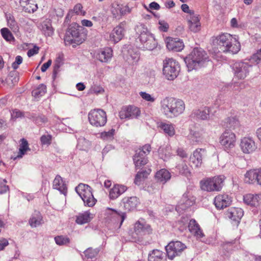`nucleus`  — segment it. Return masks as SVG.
Here are the masks:
<instances>
[{
  "label": "nucleus",
  "mask_w": 261,
  "mask_h": 261,
  "mask_svg": "<svg viewBox=\"0 0 261 261\" xmlns=\"http://www.w3.org/2000/svg\"><path fill=\"white\" fill-rule=\"evenodd\" d=\"M212 42L219 51L237 54L240 49V44L236 38L228 33H222L212 38Z\"/></svg>",
  "instance_id": "1"
},
{
  "label": "nucleus",
  "mask_w": 261,
  "mask_h": 261,
  "mask_svg": "<svg viewBox=\"0 0 261 261\" xmlns=\"http://www.w3.org/2000/svg\"><path fill=\"white\" fill-rule=\"evenodd\" d=\"M161 111L168 118L177 117L185 110L183 100L173 97H165L161 102Z\"/></svg>",
  "instance_id": "2"
},
{
  "label": "nucleus",
  "mask_w": 261,
  "mask_h": 261,
  "mask_svg": "<svg viewBox=\"0 0 261 261\" xmlns=\"http://www.w3.org/2000/svg\"><path fill=\"white\" fill-rule=\"evenodd\" d=\"M83 30V27L76 23H71L67 29L64 37L65 45H72L73 47H75L82 44L86 38V34Z\"/></svg>",
  "instance_id": "3"
},
{
  "label": "nucleus",
  "mask_w": 261,
  "mask_h": 261,
  "mask_svg": "<svg viewBox=\"0 0 261 261\" xmlns=\"http://www.w3.org/2000/svg\"><path fill=\"white\" fill-rule=\"evenodd\" d=\"M207 54L201 48H194L192 52L185 59L189 71L197 69L203 66L207 60Z\"/></svg>",
  "instance_id": "4"
},
{
  "label": "nucleus",
  "mask_w": 261,
  "mask_h": 261,
  "mask_svg": "<svg viewBox=\"0 0 261 261\" xmlns=\"http://www.w3.org/2000/svg\"><path fill=\"white\" fill-rule=\"evenodd\" d=\"M224 180L223 175L203 179L200 181L201 188L207 192L220 191L223 186Z\"/></svg>",
  "instance_id": "5"
},
{
  "label": "nucleus",
  "mask_w": 261,
  "mask_h": 261,
  "mask_svg": "<svg viewBox=\"0 0 261 261\" xmlns=\"http://www.w3.org/2000/svg\"><path fill=\"white\" fill-rule=\"evenodd\" d=\"M180 66L173 58H166L163 61V73L168 80H173L178 75Z\"/></svg>",
  "instance_id": "6"
},
{
  "label": "nucleus",
  "mask_w": 261,
  "mask_h": 261,
  "mask_svg": "<svg viewBox=\"0 0 261 261\" xmlns=\"http://www.w3.org/2000/svg\"><path fill=\"white\" fill-rule=\"evenodd\" d=\"M75 191L83 200L85 205L93 206L96 203L92 192V188L88 185L80 184L76 188Z\"/></svg>",
  "instance_id": "7"
},
{
  "label": "nucleus",
  "mask_w": 261,
  "mask_h": 261,
  "mask_svg": "<svg viewBox=\"0 0 261 261\" xmlns=\"http://www.w3.org/2000/svg\"><path fill=\"white\" fill-rule=\"evenodd\" d=\"M90 123L95 127L104 126L107 121L106 113L101 109L91 110L88 114Z\"/></svg>",
  "instance_id": "8"
},
{
  "label": "nucleus",
  "mask_w": 261,
  "mask_h": 261,
  "mask_svg": "<svg viewBox=\"0 0 261 261\" xmlns=\"http://www.w3.org/2000/svg\"><path fill=\"white\" fill-rule=\"evenodd\" d=\"M151 146L149 144L144 145L142 148L138 149L136 151L133 160L136 169L140 168L142 166L147 163L146 156L151 151Z\"/></svg>",
  "instance_id": "9"
},
{
  "label": "nucleus",
  "mask_w": 261,
  "mask_h": 261,
  "mask_svg": "<svg viewBox=\"0 0 261 261\" xmlns=\"http://www.w3.org/2000/svg\"><path fill=\"white\" fill-rule=\"evenodd\" d=\"M186 248V246L180 241L171 242L165 247L168 257L170 259L180 255Z\"/></svg>",
  "instance_id": "10"
},
{
  "label": "nucleus",
  "mask_w": 261,
  "mask_h": 261,
  "mask_svg": "<svg viewBox=\"0 0 261 261\" xmlns=\"http://www.w3.org/2000/svg\"><path fill=\"white\" fill-rule=\"evenodd\" d=\"M236 137L232 132L226 130L219 138V142L226 150H230L235 146Z\"/></svg>",
  "instance_id": "11"
},
{
  "label": "nucleus",
  "mask_w": 261,
  "mask_h": 261,
  "mask_svg": "<svg viewBox=\"0 0 261 261\" xmlns=\"http://www.w3.org/2000/svg\"><path fill=\"white\" fill-rule=\"evenodd\" d=\"M140 109L133 106L124 107L119 113V116L121 119H132L138 118L140 115Z\"/></svg>",
  "instance_id": "12"
},
{
  "label": "nucleus",
  "mask_w": 261,
  "mask_h": 261,
  "mask_svg": "<svg viewBox=\"0 0 261 261\" xmlns=\"http://www.w3.org/2000/svg\"><path fill=\"white\" fill-rule=\"evenodd\" d=\"M246 183L261 186V168L253 169L246 172Z\"/></svg>",
  "instance_id": "13"
},
{
  "label": "nucleus",
  "mask_w": 261,
  "mask_h": 261,
  "mask_svg": "<svg viewBox=\"0 0 261 261\" xmlns=\"http://www.w3.org/2000/svg\"><path fill=\"white\" fill-rule=\"evenodd\" d=\"M124 23L121 22L115 27L110 34V40L114 43L120 41L124 36Z\"/></svg>",
  "instance_id": "14"
},
{
  "label": "nucleus",
  "mask_w": 261,
  "mask_h": 261,
  "mask_svg": "<svg viewBox=\"0 0 261 261\" xmlns=\"http://www.w3.org/2000/svg\"><path fill=\"white\" fill-rule=\"evenodd\" d=\"M231 202V197L225 194L219 195L214 199V204L216 207L220 210L229 206Z\"/></svg>",
  "instance_id": "15"
},
{
  "label": "nucleus",
  "mask_w": 261,
  "mask_h": 261,
  "mask_svg": "<svg viewBox=\"0 0 261 261\" xmlns=\"http://www.w3.org/2000/svg\"><path fill=\"white\" fill-rule=\"evenodd\" d=\"M195 202V198L194 197L189 196L187 194H184L180 201L176 207V210L177 212L185 210L192 206Z\"/></svg>",
  "instance_id": "16"
},
{
  "label": "nucleus",
  "mask_w": 261,
  "mask_h": 261,
  "mask_svg": "<svg viewBox=\"0 0 261 261\" xmlns=\"http://www.w3.org/2000/svg\"><path fill=\"white\" fill-rule=\"evenodd\" d=\"M188 28L191 31L196 33L201 29V23L200 22V17L198 15L195 14L192 15L187 16Z\"/></svg>",
  "instance_id": "17"
},
{
  "label": "nucleus",
  "mask_w": 261,
  "mask_h": 261,
  "mask_svg": "<svg viewBox=\"0 0 261 261\" xmlns=\"http://www.w3.org/2000/svg\"><path fill=\"white\" fill-rule=\"evenodd\" d=\"M135 31L139 35V39L142 44L146 42L149 39V36L153 35L149 32L145 25L142 23L137 25L135 28Z\"/></svg>",
  "instance_id": "18"
},
{
  "label": "nucleus",
  "mask_w": 261,
  "mask_h": 261,
  "mask_svg": "<svg viewBox=\"0 0 261 261\" xmlns=\"http://www.w3.org/2000/svg\"><path fill=\"white\" fill-rule=\"evenodd\" d=\"M134 230L135 232L139 236L149 233L151 231L150 225L146 224L143 219L138 220L135 223Z\"/></svg>",
  "instance_id": "19"
},
{
  "label": "nucleus",
  "mask_w": 261,
  "mask_h": 261,
  "mask_svg": "<svg viewBox=\"0 0 261 261\" xmlns=\"http://www.w3.org/2000/svg\"><path fill=\"white\" fill-rule=\"evenodd\" d=\"M206 151L204 149H196L190 156V160L196 168L200 167L202 163V158Z\"/></svg>",
  "instance_id": "20"
},
{
  "label": "nucleus",
  "mask_w": 261,
  "mask_h": 261,
  "mask_svg": "<svg viewBox=\"0 0 261 261\" xmlns=\"http://www.w3.org/2000/svg\"><path fill=\"white\" fill-rule=\"evenodd\" d=\"M244 215V211L242 208L231 207L225 213V217L233 221L239 222Z\"/></svg>",
  "instance_id": "21"
},
{
  "label": "nucleus",
  "mask_w": 261,
  "mask_h": 261,
  "mask_svg": "<svg viewBox=\"0 0 261 261\" xmlns=\"http://www.w3.org/2000/svg\"><path fill=\"white\" fill-rule=\"evenodd\" d=\"M261 202V195L248 194L246 195V204L255 207L252 210L254 213L257 212L256 207Z\"/></svg>",
  "instance_id": "22"
},
{
  "label": "nucleus",
  "mask_w": 261,
  "mask_h": 261,
  "mask_svg": "<svg viewBox=\"0 0 261 261\" xmlns=\"http://www.w3.org/2000/svg\"><path fill=\"white\" fill-rule=\"evenodd\" d=\"M167 48L173 51H180L184 47L182 41L178 38H170L167 42Z\"/></svg>",
  "instance_id": "23"
},
{
  "label": "nucleus",
  "mask_w": 261,
  "mask_h": 261,
  "mask_svg": "<svg viewBox=\"0 0 261 261\" xmlns=\"http://www.w3.org/2000/svg\"><path fill=\"white\" fill-rule=\"evenodd\" d=\"M38 28L46 37L51 36L54 32L51 21L48 19H46L41 22L38 25Z\"/></svg>",
  "instance_id": "24"
},
{
  "label": "nucleus",
  "mask_w": 261,
  "mask_h": 261,
  "mask_svg": "<svg viewBox=\"0 0 261 261\" xmlns=\"http://www.w3.org/2000/svg\"><path fill=\"white\" fill-rule=\"evenodd\" d=\"M126 190L127 187L124 185H115L110 191L109 197L112 200H115L124 193Z\"/></svg>",
  "instance_id": "25"
},
{
  "label": "nucleus",
  "mask_w": 261,
  "mask_h": 261,
  "mask_svg": "<svg viewBox=\"0 0 261 261\" xmlns=\"http://www.w3.org/2000/svg\"><path fill=\"white\" fill-rule=\"evenodd\" d=\"M53 186L54 189L58 190L61 193L66 195L67 191V186L60 176H56L53 181Z\"/></svg>",
  "instance_id": "26"
},
{
  "label": "nucleus",
  "mask_w": 261,
  "mask_h": 261,
  "mask_svg": "<svg viewBox=\"0 0 261 261\" xmlns=\"http://www.w3.org/2000/svg\"><path fill=\"white\" fill-rule=\"evenodd\" d=\"M113 50L110 47L105 48L99 51L97 58L101 62L107 63L112 58Z\"/></svg>",
  "instance_id": "27"
},
{
  "label": "nucleus",
  "mask_w": 261,
  "mask_h": 261,
  "mask_svg": "<svg viewBox=\"0 0 261 261\" xmlns=\"http://www.w3.org/2000/svg\"><path fill=\"white\" fill-rule=\"evenodd\" d=\"M188 228L189 231L197 238H201L203 236L202 230L195 220H190Z\"/></svg>",
  "instance_id": "28"
},
{
  "label": "nucleus",
  "mask_w": 261,
  "mask_h": 261,
  "mask_svg": "<svg viewBox=\"0 0 261 261\" xmlns=\"http://www.w3.org/2000/svg\"><path fill=\"white\" fill-rule=\"evenodd\" d=\"M175 170L180 174L186 177L191 176V172L185 161H181L175 166Z\"/></svg>",
  "instance_id": "29"
},
{
  "label": "nucleus",
  "mask_w": 261,
  "mask_h": 261,
  "mask_svg": "<svg viewBox=\"0 0 261 261\" xmlns=\"http://www.w3.org/2000/svg\"><path fill=\"white\" fill-rule=\"evenodd\" d=\"M124 208L128 211L135 209L139 203L138 199L133 196L129 198H125L123 199Z\"/></svg>",
  "instance_id": "30"
},
{
  "label": "nucleus",
  "mask_w": 261,
  "mask_h": 261,
  "mask_svg": "<svg viewBox=\"0 0 261 261\" xmlns=\"http://www.w3.org/2000/svg\"><path fill=\"white\" fill-rule=\"evenodd\" d=\"M155 177L158 182L164 184L171 178V174L167 170L162 169L156 173Z\"/></svg>",
  "instance_id": "31"
},
{
  "label": "nucleus",
  "mask_w": 261,
  "mask_h": 261,
  "mask_svg": "<svg viewBox=\"0 0 261 261\" xmlns=\"http://www.w3.org/2000/svg\"><path fill=\"white\" fill-rule=\"evenodd\" d=\"M92 219V214L89 211H86L76 216L75 222L78 224L82 225L89 223Z\"/></svg>",
  "instance_id": "32"
},
{
  "label": "nucleus",
  "mask_w": 261,
  "mask_h": 261,
  "mask_svg": "<svg viewBox=\"0 0 261 261\" xmlns=\"http://www.w3.org/2000/svg\"><path fill=\"white\" fill-rule=\"evenodd\" d=\"M164 253L158 249H154L148 254V261H165Z\"/></svg>",
  "instance_id": "33"
},
{
  "label": "nucleus",
  "mask_w": 261,
  "mask_h": 261,
  "mask_svg": "<svg viewBox=\"0 0 261 261\" xmlns=\"http://www.w3.org/2000/svg\"><path fill=\"white\" fill-rule=\"evenodd\" d=\"M150 172V169H141V171H138L136 175L134 183L137 185H140L141 182L146 178Z\"/></svg>",
  "instance_id": "34"
},
{
  "label": "nucleus",
  "mask_w": 261,
  "mask_h": 261,
  "mask_svg": "<svg viewBox=\"0 0 261 261\" xmlns=\"http://www.w3.org/2000/svg\"><path fill=\"white\" fill-rule=\"evenodd\" d=\"M210 114V108L208 107H205L202 110H195L192 114L193 117H196L197 118L201 120H206L209 118Z\"/></svg>",
  "instance_id": "35"
},
{
  "label": "nucleus",
  "mask_w": 261,
  "mask_h": 261,
  "mask_svg": "<svg viewBox=\"0 0 261 261\" xmlns=\"http://www.w3.org/2000/svg\"><path fill=\"white\" fill-rule=\"evenodd\" d=\"M159 127L164 131V133L169 137H172L175 134L174 125L171 123L161 122Z\"/></svg>",
  "instance_id": "36"
},
{
  "label": "nucleus",
  "mask_w": 261,
  "mask_h": 261,
  "mask_svg": "<svg viewBox=\"0 0 261 261\" xmlns=\"http://www.w3.org/2000/svg\"><path fill=\"white\" fill-rule=\"evenodd\" d=\"M8 26L14 33H17L19 32V27L14 17L10 13L6 15Z\"/></svg>",
  "instance_id": "37"
},
{
  "label": "nucleus",
  "mask_w": 261,
  "mask_h": 261,
  "mask_svg": "<svg viewBox=\"0 0 261 261\" xmlns=\"http://www.w3.org/2000/svg\"><path fill=\"white\" fill-rule=\"evenodd\" d=\"M232 68L234 70L235 76L238 79H241L244 75V63L243 62H236L233 65Z\"/></svg>",
  "instance_id": "38"
},
{
  "label": "nucleus",
  "mask_w": 261,
  "mask_h": 261,
  "mask_svg": "<svg viewBox=\"0 0 261 261\" xmlns=\"http://www.w3.org/2000/svg\"><path fill=\"white\" fill-rule=\"evenodd\" d=\"M21 143L19 146V152L17 155L14 158V160L16 159H20L24 155L27 151L30 150V148L29 147L28 141L24 138L20 140Z\"/></svg>",
  "instance_id": "39"
},
{
  "label": "nucleus",
  "mask_w": 261,
  "mask_h": 261,
  "mask_svg": "<svg viewBox=\"0 0 261 261\" xmlns=\"http://www.w3.org/2000/svg\"><path fill=\"white\" fill-rule=\"evenodd\" d=\"M42 217L39 212L33 214L29 220V224L32 227H36L43 223Z\"/></svg>",
  "instance_id": "40"
},
{
  "label": "nucleus",
  "mask_w": 261,
  "mask_h": 261,
  "mask_svg": "<svg viewBox=\"0 0 261 261\" xmlns=\"http://www.w3.org/2000/svg\"><path fill=\"white\" fill-rule=\"evenodd\" d=\"M112 211V217L115 223H119L120 226L124 219L126 218V214L123 212H118L114 209H111Z\"/></svg>",
  "instance_id": "41"
},
{
  "label": "nucleus",
  "mask_w": 261,
  "mask_h": 261,
  "mask_svg": "<svg viewBox=\"0 0 261 261\" xmlns=\"http://www.w3.org/2000/svg\"><path fill=\"white\" fill-rule=\"evenodd\" d=\"M140 58V54L136 48H129L127 50V60L131 63L137 62Z\"/></svg>",
  "instance_id": "42"
},
{
  "label": "nucleus",
  "mask_w": 261,
  "mask_h": 261,
  "mask_svg": "<svg viewBox=\"0 0 261 261\" xmlns=\"http://www.w3.org/2000/svg\"><path fill=\"white\" fill-rule=\"evenodd\" d=\"M257 147L252 138L246 137V153H250L255 150Z\"/></svg>",
  "instance_id": "43"
},
{
  "label": "nucleus",
  "mask_w": 261,
  "mask_h": 261,
  "mask_svg": "<svg viewBox=\"0 0 261 261\" xmlns=\"http://www.w3.org/2000/svg\"><path fill=\"white\" fill-rule=\"evenodd\" d=\"M142 44L143 45L144 48L147 50H153L156 47L157 42L155 40L153 35H152V36H149L147 41H146V42H144Z\"/></svg>",
  "instance_id": "44"
},
{
  "label": "nucleus",
  "mask_w": 261,
  "mask_h": 261,
  "mask_svg": "<svg viewBox=\"0 0 261 261\" xmlns=\"http://www.w3.org/2000/svg\"><path fill=\"white\" fill-rule=\"evenodd\" d=\"M236 242V241L226 242L222 245V249L224 255H227V254H229L232 250H233V248H234L233 244H235Z\"/></svg>",
  "instance_id": "45"
},
{
  "label": "nucleus",
  "mask_w": 261,
  "mask_h": 261,
  "mask_svg": "<svg viewBox=\"0 0 261 261\" xmlns=\"http://www.w3.org/2000/svg\"><path fill=\"white\" fill-rule=\"evenodd\" d=\"M248 60L251 64L246 63V65L248 64L249 66H252L253 64L256 65L260 63L261 62V48L256 54H253Z\"/></svg>",
  "instance_id": "46"
},
{
  "label": "nucleus",
  "mask_w": 261,
  "mask_h": 261,
  "mask_svg": "<svg viewBox=\"0 0 261 261\" xmlns=\"http://www.w3.org/2000/svg\"><path fill=\"white\" fill-rule=\"evenodd\" d=\"M226 127L230 129L237 128L240 124L239 121L234 117H228L226 120Z\"/></svg>",
  "instance_id": "47"
},
{
  "label": "nucleus",
  "mask_w": 261,
  "mask_h": 261,
  "mask_svg": "<svg viewBox=\"0 0 261 261\" xmlns=\"http://www.w3.org/2000/svg\"><path fill=\"white\" fill-rule=\"evenodd\" d=\"M46 92V86L42 84L39 85L36 89L32 91V95L35 97H39L43 96Z\"/></svg>",
  "instance_id": "48"
},
{
  "label": "nucleus",
  "mask_w": 261,
  "mask_h": 261,
  "mask_svg": "<svg viewBox=\"0 0 261 261\" xmlns=\"http://www.w3.org/2000/svg\"><path fill=\"white\" fill-rule=\"evenodd\" d=\"M115 133V129L112 128L108 132H103L100 134L101 138L106 141L112 140L114 138V136Z\"/></svg>",
  "instance_id": "49"
},
{
  "label": "nucleus",
  "mask_w": 261,
  "mask_h": 261,
  "mask_svg": "<svg viewBox=\"0 0 261 261\" xmlns=\"http://www.w3.org/2000/svg\"><path fill=\"white\" fill-rule=\"evenodd\" d=\"M1 32L3 37L8 41H10L14 39L12 33L7 28H3L1 30Z\"/></svg>",
  "instance_id": "50"
},
{
  "label": "nucleus",
  "mask_w": 261,
  "mask_h": 261,
  "mask_svg": "<svg viewBox=\"0 0 261 261\" xmlns=\"http://www.w3.org/2000/svg\"><path fill=\"white\" fill-rule=\"evenodd\" d=\"M55 241L59 245H67L70 242V239L67 237L63 236H57L55 238Z\"/></svg>",
  "instance_id": "51"
},
{
  "label": "nucleus",
  "mask_w": 261,
  "mask_h": 261,
  "mask_svg": "<svg viewBox=\"0 0 261 261\" xmlns=\"http://www.w3.org/2000/svg\"><path fill=\"white\" fill-rule=\"evenodd\" d=\"M98 252L99 251L97 249H93L91 248H89L84 253L88 258H93L98 254Z\"/></svg>",
  "instance_id": "52"
},
{
  "label": "nucleus",
  "mask_w": 261,
  "mask_h": 261,
  "mask_svg": "<svg viewBox=\"0 0 261 261\" xmlns=\"http://www.w3.org/2000/svg\"><path fill=\"white\" fill-rule=\"evenodd\" d=\"M139 95L142 99L150 102H154L156 99L155 97L146 92L141 91L139 93Z\"/></svg>",
  "instance_id": "53"
},
{
  "label": "nucleus",
  "mask_w": 261,
  "mask_h": 261,
  "mask_svg": "<svg viewBox=\"0 0 261 261\" xmlns=\"http://www.w3.org/2000/svg\"><path fill=\"white\" fill-rule=\"evenodd\" d=\"M52 136L50 134L44 135L40 137V141L42 145H49L51 143Z\"/></svg>",
  "instance_id": "54"
},
{
  "label": "nucleus",
  "mask_w": 261,
  "mask_h": 261,
  "mask_svg": "<svg viewBox=\"0 0 261 261\" xmlns=\"http://www.w3.org/2000/svg\"><path fill=\"white\" fill-rule=\"evenodd\" d=\"M7 181L0 178V194H3L9 191V187L6 185Z\"/></svg>",
  "instance_id": "55"
},
{
  "label": "nucleus",
  "mask_w": 261,
  "mask_h": 261,
  "mask_svg": "<svg viewBox=\"0 0 261 261\" xmlns=\"http://www.w3.org/2000/svg\"><path fill=\"white\" fill-rule=\"evenodd\" d=\"M117 9L120 12V16H121L129 13L131 11V9L127 5L122 6L117 5Z\"/></svg>",
  "instance_id": "56"
},
{
  "label": "nucleus",
  "mask_w": 261,
  "mask_h": 261,
  "mask_svg": "<svg viewBox=\"0 0 261 261\" xmlns=\"http://www.w3.org/2000/svg\"><path fill=\"white\" fill-rule=\"evenodd\" d=\"M159 29L163 32H167L169 29V24L164 20H160L159 21Z\"/></svg>",
  "instance_id": "57"
},
{
  "label": "nucleus",
  "mask_w": 261,
  "mask_h": 261,
  "mask_svg": "<svg viewBox=\"0 0 261 261\" xmlns=\"http://www.w3.org/2000/svg\"><path fill=\"white\" fill-rule=\"evenodd\" d=\"M159 189V186L158 182H154L151 184L150 186H149L147 187L146 190L149 193H155Z\"/></svg>",
  "instance_id": "58"
},
{
  "label": "nucleus",
  "mask_w": 261,
  "mask_h": 261,
  "mask_svg": "<svg viewBox=\"0 0 261 261\" xmlns=\"http://www.w3.org/2000/svg\"><path fill=\"white\" fill-rule=\"evenodd\" d=\"M61 64L60 63V58H58L56 59L55 64L54 66V70L53 73V78L55 80L57 74L59 71Z\"/></svg>",
  "instance_id": "59"
},
{
  "label": "nucleus",
  "mask_w": 261,
  "mask_h": 261,
  "mask_svg": "<svg viewBox=\"0 0 261 261\" xmlns=\"http://www.w3.org/2000/svg\"><path fill=\"white\" fill-rule=\"evenodd\" d=\"M90 92L91 93L97 94L103 93L104 92V89L100 86L94 85L91 87Z\"/></svg>",
  "instance_id": "60"
},
{
  "label": "nucleus",
  "mask_w": 261,
  "mask_h": 261,
  "mask_svg": "<svg viewBox=\"0 0 261 261\" xmlns=\"http://www.w3.org/2000/svg\"><path fill=\"white\" fill-rule=\"evenodd\" d=\"M191 139L196 142L201 141V137L200 134L197 132L191 131Z\"/></svg>",
  "instance_id": "61"
},
{
  "label": "nucleus",
  "mask_w": 261,
  "mask_h": 261,
  "mask_svg": "<svg viewBox=\"0 0 261 261\" xmlns=\"http://www.w3.org/2000/svg\"><path fill=\"white\" fill-rule=\"evenodd\" d=\"M23 59L20 56H17L15 58V61L12 64V67L14 69H17L18 66L22 62Z\"/></svg>",
  "instance_id": "62"
},
{
  "label": "nucleus",
  "mask_w": 261,
  "mask_h": 261,
  "mask_svg": "<svg viewBox=\"0 0 261 261\" xmlns=\"http://www.w3.org/2000/svg\"><path fill=\"white\" fill-rule=\"evenodd\" d=\"M176 153L177 155L180 156L181 158H187L188 157V153L186 152V150L180 147H178L176 150Z\"/></svg>",
  "instance_id": "63"
},
{
  "label": "nucleus",
  "mask_w": 261,
  "mask_h": 261,
  "mask_svg": "<svg viewBox=\"0 0 261 261\" xmlns=\"http://www.w3.org/2000/svg\"><path fill=\"white\" fill-rule=\"evenodd\" d=\"M47 122V118L43 115L39 116L36 119V123L38 125L44 124Z\"/></svg>",
  "instance_id": "64"
}]
</instances>
